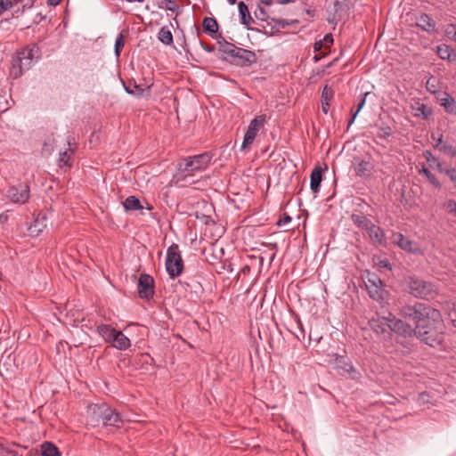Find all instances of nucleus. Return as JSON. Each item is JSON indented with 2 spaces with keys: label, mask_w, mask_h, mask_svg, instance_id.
Segmentation results:
<instances>
[{
  "label": "nucleus",
  "mask_w": 456,
  "mask_h": 456,
  "mask_svg": "<svg viewBox=\"0 0 456 456\" xmlns=\"http://www.w3.org/2000/svg\"><path fill=\"white\" fill-rule=\"evenodd\" d=\"M401 314L415 323L414 335L430 346L442 344L445 325L441 313L424 303L404 305Z\"/></svg>",
  "instance_id": "obj_1"
},
{
  "label": "nucleus",
  "mask_w": 456,
  "mask_h": 456,
  "mask_svg": "<svg viewBox=\"0 0 456 456\" xmlns=\"http://www.w3.org/2000/svg\"><path fill=\"white\" fill-rule=\"evenodd\" d=\"M122 422L119 413L106 403L90 404L86 410V423L93 428L103 426L119 427Z\"/></svg>",
  "instance_id": "obj_2"
},
{
  "label": "nucleus",
  "mask_w": 456,
  "mask_h": 456,
  "mask_svg": "<svg viewBox=\"0 0 456 456\" xmlns=\"http://www.w3.org/2000/svg\"><path fill=\"white\" fill-rule=\"evenodd\" d=\"M38 53V47L36 45H27L20 51H18L12 60L10 75L16 79L20 77L24 71L32 67L35 55Z\"/></svg>",
  "instance_id": "obj_3"
},
{
  "label": "nucleus",
  "mask_w": 456,
  "mask_h": 456,
  "mask_svg": "<svg viewBox=\"0 0 456 456\" xmlns=\"http://www.w3.org/2000/svg\"><path fill=\"white\" fill-rule=\"evenodd\" d=\"M211 159L212 156L208 152L194 155L182 159L177 165V169L184 176L191 175L194 172L206 169L210 164Z\"/></svg>",
  "instance_id": "obj_4"
},
{
  "label": "nucleus",
  "mask_w": 456,
  "mask_h": 456,
  "mask_svg": "<svg viewBox=\"0 0 456 456\" xmlns=\"http://www.w3.org/2000/svg\"><path fill=\"white\" fill-rule=\"evenodd\" d=\"M407 288L412 296L420 298H433L436 295V289L432 283L414 277H410L407 281Z\"/></svg>",
  "instance_id": "obj_5"
},
{
  "label": "nucleus",
  "mask_w": 456,
  "mask_h": 456,
  "mask_svg": "<svg viewBox=\"0 0 456 456\" xmlns=\"http://www.w3.org/2000/svg\"><path fill=\"white\" fill-rule=\"evenodd\" d=\"M166 269L171 278L178 277L183 270V261L177 244H172L167 251Z\"/></svg>",
  "instance_id": "obj_6"
},
{
  "label": "nucleus",
  "mask_w": 456,
  "mask_h": 456,
  "mask_svg": "<svg viewBox=\"0 0 456 456\" xmlns=\"http://www.w3.org/2000/svg\"><path fill=\"white\" fill-rule=\"evenodd\" d=\"M366 289L369 296L378 302H382L387 295L383 281L375 273H368L365 280Z\"/></svg>",
  "instance_id": "obj_7"
},
{
  "label": "nucleus",
  "mask_w": 456,
  "mask_h": 456,
  "mask_svg": "<svg viewBox=\"0 0 456 456\" xmlns=\"http://www.w3.org/2000/svg\"><path fill=\"white\" fill-rule=\"evenodd\" d=\"M226 61L232 65L247 68L256 63L257 56L253 51L237 46L231 57L226 58Z\"/></svg>",
  "instance_id": "obj_8"
},
{
  "label": "nucleus",
  "mask_w": 456,
  "mask_h": 456,
  "mask_svg": "<svg viewBox=\"0 0 456 456\" xmlns=\"http://www.w3.org/2000/svg\"><path fill=\"white\" fill-rule=\"evenodd\" d=\"M5 197L14 204H25L30 197V188L26 183L9 185L4 192Z\"/></svg>",
  "instance_id": "obj_9"
},
{
  "label": "nucleus",
  "mask_w": 456,
  "mask_h": 456,
  "mask_svg": "<svg viewBox=\"0 0 456 456\" xmlns=\"http://www.w3.org/2000/svg\"><path fill=\"white\" fill-rule=\"evenodd\" d=\"M335 369L338 374L341 376H347L353 379H358L360 373L353 366L352 362L348 361L346 356H337L335 359Z\"/></svg>",
  "instance_id": "obj_10"
},
{
  "label": "nucleus",
  "mask_w": 456,
  "mask_h": 456,
  "mask_svg": "<svg viewBox=\"0 0 456 456\" xmlns=\"http://www.w3.org/2000/svg\"><path fill=\"white\" fill-rule=\"evenodd\" d=\"M138 293L141 298L150 299L154 295V279L147 273H142L138 280Z\"/></svg>",
  "instance_id": "obj_11"
},
{
  "label": "nucleus",
  "mask_w": 456,
  "mask_h": 456,
  "mask_svg": "<svg viewBox=\"0 0 456 456\" xmlns=\"http://www.w3.org/2000/svg\"><path fill=\"white\" fill-rule=\"evenodd\" d=\"M387 321L389 322L388 328L390 330L403 337H410L414 334V329L410 324L396 319L391 313H388Z\"/></svg>",
  "instance_id": "obj_12"
},
{
  "label": "nucleus",
  "mask_w": 456,
  "mask_h": 456,
  "mask_svg": "<svg viewBox=\"0 0 456 456\" xmlns=\"http://www.w3.org/2000/svg\"><path fill=\"white\" fill-rule=\"evenodd\" d=\"M391 239L393 243L396 244L400 248L407 252L416 253L419 250V248L415 242L404 237L400 232L394 233Z\"/></svg>",
  "instance_id": "obj_13"
},
{
  "label": "nucleus",
  "mask_w": 456,
  "mask_h": 456,
  "mask_svg": "<svg viewBox=\"0 0 456 456\" xmlns=\"http://www.w3.org/2000/svg\"><path fill=\"white\" fill-rule=\"evenodd\" d=\"M353 165L355 175L364 178L370 177L371 175L374 167L370 161L354 159Z\"/></svg>",
  "instance_id": "obj_14"
},
{
  "label": "nucleus",
  "mask_w": 456,
  "mask_h": 456,
  "mask_svg": "<svg viewBox=\"0 0 456 456\" xmlns=\"http://www.w3.org/2000/svg\"><path fill=\"white\" fill-rule=\"evenodd\" d=\"M47 226V217L44 213H38L33 223L28 227V232L31 236H38Z\"/></svg>",
  "instance_id": "obj_15"
},
{
  "label": "nucleus",
  "mask_w": 456,
  "mask_h": 456,
  "mask_svg": "<svg viewBox=\"0 0 456 456\" xmlns=\"http://www.w3.org/2000/svg\"><path fill=\"white\" fill-rule=\"evenodd\" d=\"M388 315L383 317H373L369 321L370 327L371 330L377 334H384L387 333L389 330L388 324L389 322Z\"/></svg>",
  "instance_id": "obj_16"
},
{
  "label": "nucleus",
  "mask_w": 456,
  "mask_h": 456,
  "mask_svg": "<svg viewBox=\"0 0 456 456\" xmlns=\"http://www.w3.org/2000/svg\"><path fill=\"white\" fill-rule=\"evenodd\" d=\"M416 25L428 33H435L436 21L427 13H421L416 18Z\"/></svg>",
  "instance_id": "obj_17"
},
{
  "label": "nucleus",
  "mask_w": 456,
  "mask_h": 456,
  "mask_svg": "<svg viewBox=\"0 0 456 456\" xmlns=\"http://www.w3.org/2000/svg\"><path fill=\"white\" fill-rule=\"evenodd\" d=\"M96 330L97 333L103 338V340L110 345H111L116 338V334L119 331L109 324H100L97 326Z\"/></svg>",
  "instance_id": "obj_18"
},
{
  "label": "nucleus",
  "mask_w": 456,
  "mask_h": 456,
  "mask_svg": "<svg viewBox=\"0 0 456 456\" xmlns=\"http://www.w3.org/2000/svg\"><path fill=\"white\" fill-rule=\"evenodd\" d=\"M369 237L372 240V242L376 245H382L385 240V232L383 229L379 226H377L374 224H370L366 229Z\"/></svg>",
  "instance_id": "obj_19"
},
{
  "label": "nucleus",
  "mask_w": 456,
  "mask_h": 456,
  "mask_svg": "<svg viewBox=\"0 0 456 456\" xmlns=\"http://www.w3.org/2000/svg\"><path fill=\"white\" fill-rule=\"evenodd\" d=\"M203 30L211 37L217 39L218 23L214 17H205L202 22Z\"/></svg>",
  "instance_id": "obj_20"
},
{
  "label": "nucleus",
  "mask_w": 456,
  "mask_h": 456,
  "mask_svg": "<svg viewBox=\"0 0 456 456\" xmlns=\"http://www.w3.org/2000/svg\"><path fill=\"white\" fill-rule=\"evenodd\" d=\"M217 44L219 45V52H221L224 56L223 60L226 61V58H230L233 50L237 48V46L228 41H226L221 35H218Z\"/></svg>",
  "instance_id": "obj_21"
},
{
  "label": "nucleus",
  "mask_w": 456,
  "mask_h": 456,
  "mask_svg": "<svg viewBox=\"0 0 456 456\" xmlns=\"http://www.w3.org/2000/svg\"><path fill=\"white\" fill-rule=\"evenodd\" d=\"M37 456H61L58 448L50 442H45L41 445V451L29 452Z\"/></svg>",
  "instance_id": "obj_22"
},
{
  "label": "nucleus",
  "mask_w": 456,
  "mask_h": 456,
  "mask_svg": "<svg viewBox=\"0 0 456 456\" xmlns=\"http://www.w3.org/2000/svg\"><path fill=\"white\" fill-rule=\"evenodd\" d=\"M441 135L435 145V148L444 155L454 158L456 157V147L447 142H444Z\"/></svg>",
  "instance_id": "obj_23"
},
{
  "label": "nucleus",
  "mask_w": 456,
  "mask_h": 456,
  "mask_svg": "<svg viewBox=\"0 0 456 456\" xmlns=\"http://www.w3.org/2000/svg\"><path fill=\"white\" fill-rule=\"evenodd\" d=\"M130 339L120 330L118 331V334H116V338H114L113 342L110 345V346L120 351L126 350L127 348L130 347Z\"/></svg>",
  "instance_id": "obj_24"
},
{
  "label": "nucleus",
  "mask_w": 456,
  "mask_h": 456,
  "mask_svg": "<svg viewBox=\"0 0 456 456\" xmlns=\"http://www.w3.org/2000/svg\"><path fill=\"white\" fill-rule=\"evenodd\" d=\"M322 181V170L321 167H315L310 176V188L314 193H317L320 190L321 183Z\"/></svg>",
  "instance_id": "obj_25"
},
{
  "label": "nucleus",
  "mask_w": 456,
  "mask_h": 456,
  "mask_svg": "<svg viewBox=\"0 0 456 456\" xmlns=\"http://www.w3.org/2000/svg\"><path fill=\"white\" fill-rule=\"evenodd\" d=\"M239 14L241 24L245 25L247 28H250V23L253 22V19L250 16L248 5L244 2H240L238 4Z\"/></svg>",
  "instance_id": "obj_26"
},
{
  "label": "nucleus",
  "mask_w": 456,
  "mask_h": 456,
  "mask_svg": "<svg viewBox=\"0 0 456 456\" xmlns=\"http://www.w3.org/2000/svg\"><path fill=\"white\" fill-rule=\"evenodd\" d=\"M333 89L326 85L322 92V110L324 114H327L330 109V102L333 98Z\"/></svg>",
  "instance_id": "obj_27"
},
{
  "label": "nucleus",
  "mask_w": 456,
  "mask_h": 456,
  "mask_svg": "<svg viewBox=\"0 0 456 456\" xmlns=\"http://www.w3.org/2000/svg\"><path fill=\"white\" fill-rule=\"evenodd\" d=\"M436 53L442 60L454 61L456 60V53L447 45H441L437 46Z\"/></svg>",
  "instance_id": "obj_28"
},
{
  "label": "nucleus",
  "mask_w": 456,
  "mask_h": 456,
  "mask_svg": "<svg viewBox=\"0 0 456 456\" xmlns=\"http://www.w3.org/2000/svg\"><path fill=\"white\" fill-rule=\"evenodd\" d=\"M439 102L448 113L456 114V101L450 94L444 93Z\"/></svg>",
  "instance_id": "obj_29"
},
{
  "label": "nucleus",
  "mask_w": 456,
  "mask_h": 456,
  "mask_svg": "<svg viewBox=\"0 0 456 456\" xmlns=\"http://www.w3.org/2000/svg\"><path fill=\"white\" fill-rule=\"evenodd\" d=\"M352 222L359 228L367 229V227L371 224V221L363 214H352L351 216Z\"/></svg>",
  "instance_id": "obj_30"
},
{
  "label": "nucleus",
  "mask_w": 456,
  "mask_h": 456,
  "mask_svg": "<svg viewBox=\"0 0 456 456\" xmlns=\"http://www.w3.org/2000/svg\"><path fill=\"white\" fill-rule=\"evenodd\" d=\"M123 206L126 211L139 210L142 208L139 199L135 196L127 197L123 202Z\"/></svg>",
  "instance_id": "obj_31"
},
{
  "label": "nucleus",
  "mask_w": 456,
  "mask_h": 456,
  "mask_svg": "<svg viewBox=\"0 0 456 456\" xmlns=\"http://www.w3.org/2000/svg\"><path fill=\"white\" fill-rule=\"evenodd\" d=\"M124 87L127 94L136 97H142L145 92V89L135 82H129L127 85H124Z\"/></svg>",
  "instance_id": "obj_32"
},
{
  "label": "nucleus",
  "mask_w": 456,
  "mask_h": 456,
  "mask_svg": "<svg viewBox=\"0 0 456 456\" xmlns=\"http://www.w3.org/2000/svg\"><path fill=\"white\" fill-rule=\"evenodd\" d=\"M158 37L161 43L169 45L173 43V35L170 29L167 27H162L158 34Z\"/></svg>",
  "instance_id": "obj_33"
},
{
  "label": "nucleus",
  "mask_w": 456,
  "mask_h": 456,
  "mask_svg": "<svg viewBox=\"0 0 456 456\" xmlns=\"http://www.w3.org/2000/svg\"><path fill=\"white\" fill-rule=\"evenodd\" d=\"M265 122V115L257 116L250 121V123L248 125V128L257 134V132L260 130V128L262 126H264Z\"/></svg>",
  "instance_id": "obj_34"
},
{
  "label": "nucleus",
  "mask_w": 456,
  "mask_h": 456,
  "mask_svg": "<svg viewBox=\"0 0 456 456\" xmlns=\"http://www.w3.org/2000/svg\"><path fill=\"white\" fill-rule=\"evenodd\" d=\"M256 133L250 130L248 127L245 133V135H244V139H243V142H242V144H241V150H245L247 149L249 145H251L255 139H256Z\"/></svg>",
  "instance_id": "obj_35"
},
{
  "label": "nucleus",
  "mask_w": 456,
  "mask_h": 456,
  "mask_svg": "<svg viewBox=\"0 0 456 456\" xmlns=\"http://www.w3.org/2000/svg\"><path fill=\"white\" fill-rule=\"evenodd\" d=\"M126 33V31H124V30L121 31L116 39L114 51H115V55L117 57H119V55L125 46L124 37H125Z\"/></svg>",
  "instance_id": "obj_36"
},
{
  "label": "nucleus",
  "mask_w": 456,
  "mask_h": 456,
  "mask_svg": "<svg viewBox=\"0 0 456 456\" xmlns=\"http://www.w3.org/2000/svg\"><path fill=\"white\" fill-rule=\"evenodd\" d=\"M22 0H0V15L7 10L17 5Z\"/></svg>",
  "instance_id": "obj_37"
},
{
  "label": "nucleus",
  "mask_w": 456,
  "mask_h": 456,
  "mask_svg": "<svg viewBox=\"0 0 456 456\" xmlns=\"http://www.w3.org/2000/svg\"><path fill=\"white\" fill-rule=\"evenodd\" d=\"M72 153H73V150L69 148L60 154L59 162H60L61 167H62V165L70 167V164L69 161V159H70Z\"/></svg>",
  "instance_id": "obj_38"
},
{
  "label": "nucleus",
  "mask_w": 456,
  "mask_h": 456,
  "mask_svg": "<svg viewBox=\"0 0 456 456\" xmlns=\"http://www.w3.org/2000/svg\"><path fill=\"white\" fill-rule=\"evenodd\" d=\"M420 174L424 175L428 180L436 187H440V183L436 179V175L427 167H423L420 170Z\"/></svg>",
  "instance_id": "obj_39"
},
{
  "label": "nucleus",
  "mask_w": 456,
  "mask_h": 456,
  "mask_svg": "<svg viewBox=\"0 0 456 456\" xmlns=\"http://www.w3.org/2000/svg\"><path fill=\"white\" fill-rule=\"evenodd\" d=\"M160 8H165L171 12H177L179 10V5L176 4L175 0H163L160 4Z\"/></svg>",
  "instance_id": "obj_40"
},
{
  "label": "nucleus",
  "mask_w": 456,
  "mask_h": 456,
  "mask_svg": "<svg viewBox=\"0 0 456 456\" xmlns=\"http://www.w3.org/2000/svg\"><path fill=\"white\" fill-rule=\"evenodd\" d=\"M439 171L444 173L452 181L456 187V169L455 168H443L441 165H438Z\"/></svg>",
  "instance_id": "obj_41"
},
{
  "label": "nucleus",
  "mask_w": 456,
  "mask_h": 456,
  "mask_svg": "<svg viewBox=\"0 0 456 456\" xmlns=\"http://www.w3.org/2000/svg\"><path fill=\"white\" fill-rule=\"evenodd\" d=\"M445 36L456 42V25L448 24L444 29Z\"/></svg>",
  "instance_id": "obj_42"
},
{
  "label": "nucleus",
  "mask_w": 456,
  "mask_h": 456,
  "mask_svg": "<svg viewBox=\"0 0 456 456\" xmlns=\"http://www.w3.org/2000/svg\"><path fill=\"white\" fill-rule=\"evenodd\" d=\"M392 134V129L390 126H381L379 128L378 136L379 138L387 139Z\"/></svg>",
  "instance_id": "obj_43"
},
{
  "label": "nucleus",
  "mask_w": 456,
  "mask_h": 456,
  "mask_svg": "<svg viewBox=\"0 0 456 456\" xmlns=\"http://www.w3.org/2000/svg\"><path fill=\"white\" fill-rule=\"evenodd\" d=\"M53 142L54 139L52 136H49L47 139H45L43 144L42 151L50 154L53 151Z\"/></svg>",
  "instance_id": "obj_44"
},
{
  "label": "nucleus",
  "mask_w": 456,
  "mask_h": 456,
  "mask_svg": "<svg viewBox=\"0 0 456 456\" xmlns=\"http://www.w3.org/2000/svg\"><path fill=\"white\" fill-rule=\"evenodd\" d=\"M417 110L419 111V113L417 115L421 114L423 116V118L426 119L431 114V110L425 104H419Z\"/></svg>",
  "instance_id": "obj_45"
},
{
  "label": "nucleus",
  "mask_w": 456,
  "mask_h": 456,
  "mask_svg": "<svg viewBox=\"0 0 456 456\" xmlns=\"http://www.w3.org/2000/svg\"><path fill=\"white\" fill-rule=\"evenodd\" d=\"M291 220H292L291 216H290L289 215H288L287 213H284V214H283V216H282V217H281V218L277 221L276 224H277L279 227H282V226H284V225L288 224L289 223H290V222H291Z\"/></svg>",
  "instance_id": "obj_46"
},
{
  "label": "nucleus",
  "mask_w": 456,
  "mask_h": 456,
  "mask_svg": "<svg viewBox=\"0 0 456 456\" xmlns=\"http://www.w3.org/2000/svg\"><path fill=\"white\" fill-rule=\"evenodd\" d=\"M321 41H323V45H325V49H330V46L333 45V37L331 34H327L323 37V38Z\"/></svg>",
  "instance_id": "obj_47"
},
{
  "label": "nucleus",
  "mask_w": 456,
  "mask_h": 456,
  "mask_svg": "<svg viewBox=\"0 0 456 456\" xmlns=\"http://www.w3.org/2000/svg\"><path fill=\"white\" fill-rule=\"evenodd\" d=\"M323 50H326L325 45H323V41L319 40L314 44V51L315 53H325Z\"/></svg>",
  "instance_id": "obj_48"
},
{
  "label": "nucleus",
  "mask_w": 456,
  "mask_h": 456,
  "mask_svg": "<svg viewBox=\"0 0 456 456\" xmlns=\"http://www.w3.org/2000/svg\"><path fill=\"white\" fill-rule=\"evenodd\" d=\"M1 456H21L16 451L10 450L7 448L1 449Z\"/></svg>",
  "instance_id": "obj_49"
},
{
  "label": "nucleus",
  "mask_w": 456,
  "mask_h": 456,
  "mask_svg": "<svg viewBox=\"0 0 456 456\" xmlns=\"http://www.w3.org/2000/svg\"><path fill=\"white\" fill-rule=\"evenodd\" d=\"M273 20L275 22L276 25H278L281 28H285L290 24L288 20L284 19H273Z\"/></svg>",
  "instance_id": "obj_50"
},
{
  "label": "nucleus",
  "mask_w": 456,
  "mask_h": 456,
  "mask_svg": "<svg viewBox=\"0 0 456 456\" xmlns=\"http://www.w3.org/2000/svg\"><path fill=\"white\" fill-rule=\"evenodd\" d=\"M368 94H369V93H365V94H363L362 98L361 99V101H360V102L358 103V106H357V108H356V109H357V111H360V110L362 109V107L364 106V104H365V98H366V96H367Z\"/></svg>",
  "instance_id": "obj_51"
},
{
  "label": "nucleus",
  "mask_w": 456,
  "mask_h": 456,
  "mask_svg": "<svg viewBox=\"0 0 456 456\" xmlns=\"http://www.w3.org/2000/svg\"><path fill=\"white\" fill-rule=\"evenodd\" d=\"M448 208L450 209V212L454 213L456 215V202L453 200H451L448 202Z\"/></svg>",
  "instance_id": "obj_52"
},
{
  "label": "nucleus",
  "mask_w": 456,
  "mask_h": 456,
  "mask_svg": "<svg viewBox=\"0 0 456 456\" xmlns=\"http://www.w3.org/2000/svg\"><path fill=\"white\" fill-rule=\"evenodd\" d=\"M8 220V214L7 213H2L0 215V224H3L6 223Z\"/></svg>",
  "instance_id": "obj_53"
},
{
  "label": "nucleus",
  "mask_w": 456,
  "mask_h": 456,
  "mask_svg": "<svg viewBox=\"0 0 456 456\" xmlns=\"http://www.w3.org/2000/svg\"><path fill=\"white\" fill-rule=\"evenodd\" d=\"M326 55V53H316L314 56V62H318L322 57H324Z\"/></svg>",
  "instance_id": "obj_54"
},
{
  "label": "nucleus",
  "mask_w": 456,
  "mask_h": 456,
  "mask_svg": "<svg viewBox=\"0 0 456 456\" xmlns=\"http://www.w3.org/2000/svg\"><path fill=\"white\" fill-rule=\"evenodd\" d=\"M61 0H47V4L50 6H57Z\"/></svg>",
  "instance_id": "obj_55"
},
{
  "label": "nucleus",
  "mask_w": 456,
  "mask_h": 456,
  "mask_svg": "<svg viewBox=\"0 0 456 456\" xmlns=\"http://www.w3.org/2000/svg\"><path fill=\"white\" fill-rule=\"evenodd\" d=\"M200 45H202L203 49L208 53H212L215 50L214 46L204 45L202 42H200Z\"/></svg>",
  "instance_id": "obj_56"
},
{
  "label": "nucleus",
  "mask_w": 456,
  "mask_h": 456,
  "mask_svg": "<svg viewBox=\"0 0 456 456\" xmlns=\"http://www.w3.org/2000/svg\"><path fill=\"white\" fill-rule=\"evenodd\" d=\"M260 4H264V5H271L272 3H273V0H259Z\"/></svg>",
  "instance_id": "obj_57"
},
{
  "label": "nucleus",
  "mask_w": 456,
  "mask_h": 456,
  "mask_svg": "<svg viewBox=\"0 0 456 456\" xmlns=\"http://www.w3.org/2000/svg\"><path fill=\"white\" fill-rule=\"evenodd\" d=\"M291 2H293V0H277V3H279L281 4H287Z\"/></svg>",
  "instance_id": "obj_58"
},
{
  "label": "nucleus",
  "mask_w": 456,
  "mask_h": 456,
  "mask_svg": "<svg viewBox=\"0 0 456 456\" xmlns=\"http://www.w3.org/2000/svg\"><path fill=\"white\" fill-rule=\"evenodd\" d=\"M258 10H259L260 15H262V16L265 15V10L263 8L259 7ZM261 19L265 20L264 17H262Z\"/></svg>",
  "instance_id": "obj_59"
},
{
  "label": "nucleus",
  "mask_w": 456,
  "mask_h": 456,
  "mask_svg": "<svg viewBox=\"0 0 456 456\" xmlns=\"http://www.w3.org/2000/svg\"><path fill=\"white\" fill-rule=\"evenodd\" d=\"M354 119H355V118H354L353 115H351V118L348 120V126H351L354 122Z\"/></svg>",
  "instance_id": "obj_60"
},
{
  "label": "nucleus",
  "mask_w": 456,
  "mask_h": 456,
  "mask_svg": "<svg viewBox=\"0 0 456 456\" xmlns=\"http://www.w3.org/2000/svg\"><path fill=\"white\" fill-rule=\"evenodd\" d=\"M360 111H357V109L355 110V111L352 110V114L354 118H356V116L358 115Z\"/></svg>",
  "instance_id": "obj_61"
},
{
  "label": "nucleus",
  "mask_w": 456,
  "mask_h": 456,
  "mask_svg": "<svg viewBox=\"0 0 456 456\" xmlns=\"http://www.w3.org/2000/svg\"><path fill=\"white\" fill-rule=\"evenodd\" d=\"M360 111H357V109L355 110V111L352 110V114L354 118H356V116L358 115Z\"/></svg>",
  "instance_id": "obj_62"
},
{
  "label": "nucleus",
  "mask_w": 456,
  "mask_h": 456,
  "mask_svg": "<svg viewBox=\"0 0 456 456\" xmlns=\"http://www.w3.org/2000/svg\"><path fill=\"white\" fill-rule=\"evenodd\" d=\"M126 1L129 3H133V2L143 3L145 0H126Z\"/></svg>",
  "instance_id": "obj_63"
},
{
  "label": "nucleus",
  "mask_w": 456,
  "mask_h": 456,
  "mask_svg": "<svg viewBox=\"0 0 456 456\" xmlns=\"http://www.w3.org/2000/svg\"><path fill=\"white\" fill-rule=\"evenodd\" d=\"M230 4L233 5L236 4L237 0H227Z\"/></svg>",
  "instance_id": "obj_64"
}]
</instances>
